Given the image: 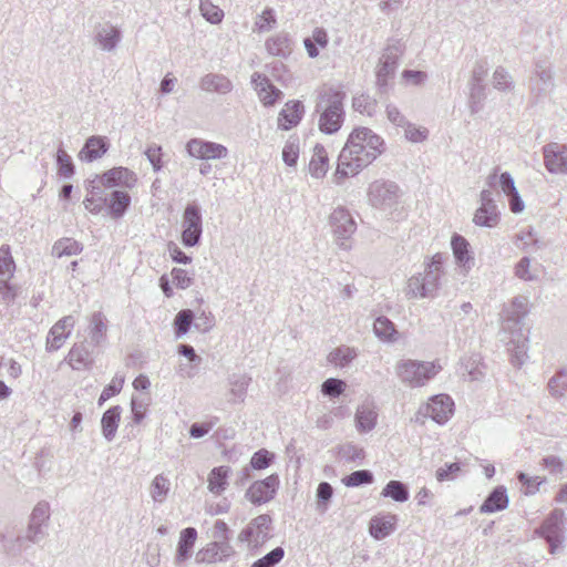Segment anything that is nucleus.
<instances>
[{"mask_svg":"<svg viewBox=\"0 0 567 567\" xmlns=\"http://www.w3.org/2000/svg\"><path fill=\"white\" fill-rule=\"evenodd\" d=\"M344 99L346 93L332 86L322 87L318 92L315 113L319 115L320 132L332 135L341 128L346 118Z\"/></svg>","mask_w":567,"mask_h":567,"instance_id":"1","label":"nucleus"},{"mask_svg":"<svg viewBox=\"0 0 567 567\" xmlns=\"http://www.w3.org/2000/svg\"><path fill=\"white\" fill-rule=\"evenodd\" d=\"M444 256L435 254L425 265L422 272L411 276L404 289L408 299L429 298L433 299L441 287V279L444 275Z\"/></svg>","mask_w":567,"mask_h":567,"instance_id":"2","label":"nucleus"},{"mask_svg":"<svg viewBox=\"0 0 567 567\" xmlns=\"http://www.w3.org/2000/svg\"><path fill=\"white\" fill-rule=\"evenodd\" d=\"M352 145L353 146L349 148V146H351L349 136L344 147L339 154L337 169L332 177V182L337 185L342 184L343 179L357 175L361 169L368 166L361 165V161L365 158V155L370 156L369 150H367L359 140L353 141Z\"/></svg>","mask_w":567,"mask_h":567,"instance_id":"3","label":"nucleus"},{"mask_svg":"<svg viewBox=\"0 0 567 567\" xmlns=\"http://www.w3.org/2000/svg\"><path fill=\"white\" fill-rule=\"evenodd\" d=\"M441 369L435 362L416 360H401L395 367L400 380L412 388L425 385Z\"/></svg>","mask_w":567,"mask_h":567,"instance_id":"4","label":"nucleus"},{"mask_svg":"<svg viewBox=\"0 0 567 567\" xmlns=\"http://www.w3.org/2000/svg\"><path fill=\"white\" fill-rule=\"evenodd\" d=\"M203 234V217L196 203L186 205L182 218V244L185 247H195L200 243Z\"/></svg>","mask_w":567,"mask_h":567,"instance_id":"5","label":"nucleus"},{"mask_svg":"<svg viewBox=\"0 0 567 567\" xmlns=\"http://www.w3.org/2000/svg\"><path fill=\"white\" fill-rule=\"evenodd\" d=\"M51 507L47 501H40L33 507L27 526L24 539L39 544L48 536Z\"/></svg>","mask_w":567,"mask_h":567,"instance_id":"6","label":"nucleus"},{"mask_svg":"<svg viewBox=\"0 0 567 567\" xmlns=\"http://www.w3.org/2000/svg\"><path fill=\"white\" fill-rule=\"evenodd\" d=\"M564 511L560 508H555L549 513V515L544 519L543 524L535 530V533L544 538L549 546V553L551 555L556 554V550L561 546L564 542L563 535V519H564Z\"/></svg>","mask_w":567,"mask_h":567,"instance_id":"7","label":"nucleus"},{"mask_svg":"<svg viewBox=\"0 0 567 567\" xmlns=\"http://www.w3.org/2000/svg\"><path fill=\"white\" fill-rule=\"evenodd\" d=\"M402 53L401 44L395 42L393 44H389L379 61L378 70H377V85L378 90L381 94L388 92V82L395 74V70L398 66V60L400 54Z\"/></svg>","mask_w":567,"mask_h":567,"instance_id":"8","label":"nucleus"},{"mask_svg":"<svg viewBox=\"0 0 567 567\" xmlns=\"http://www.w3.org/2000/svg\"><path fill=\"white\" fill-rule=\"evenodd\" d=\"M368 197L370 204L383 210L393 209L400 198V188L393 182H373L369 186Z\"/></svg>","mask_w":567,"mask_h":567,"instance_id":"9","label":"nucleus"},{"mask_svg":"<svg viewBox=\"0 0 567 567\" xmlns=\"http://www.w3.org/2000/svg\"><path fill=\"white\" fill-rule=\"evenodd\" d=\"M272 519L268 514L254 518L238 535V540L248 543L251 548H257L270 538Z\"/></svg>","mask_w":567,"mask_h":567,"instance_id":"10","label":"nucleus"},{"mask_svg":"<svg viewBox=\"0 0 567 567\" xmlns=\"http://www.w3.org/2000/svg\"><path fill=\"white\" fill-rule=\"evenodd\" d=\"M330 225L338 245L347 249L349 246L346 240L350 239L357 229V224L350 212L344 207H337L330 215Z\"/></svg>","mask_w":567,"mask_h":567,"instance_id":"11","label":"nucleus"},{"mask_svg":"<svg viewBox=\"0 0 567 567\" xmlns=\"http://www.w3.org/2000/svg\"><path fill=\"white\" fill-rule=\"evenodd\" d=\"M279 476L271 474L264 480L254 482L246 491V498L254 505H261L270 502L279 487Z\"/></svg>","mask_w":567,"mask_h":567,"instance_id":"12","label":"nucleus"},{"mask_svg":"<svg viewBox=\"0 0 567 567\" xmlns=\"http://www.w3.org/2000/svg\"><path fill=\"white\" fill-rule=\"evenodd\" d=\"M454 402L447 394L433 395L419 413L430 416L439 424H444L453 415Z\"/></svg>","mask_w":567,"mask_h":567,"instance_id":"13","label":"nucleus"},{"mask_svg":"<svg viewBox=\"0 0 567 567\" xmlns=\"http://www.w3.org/2000/svg\"><path fill=\"white\" fill-rule=\"evenodd\" d=\"M355 140L362 142V145L370 152V156L365 155V158L361 161V165H370L383 152V138L368 127H359L352 131L350 134L351 146L349 148L353 146L352 144Z\"/></svg>","mask_w":567,"mask_h":567,"instance_id":"14","label":"nucleus"},{"mask_svg":"<svg viewBox=\"0 0 567 567\" xmlns=\"http://www.w3.org/2000/svg\"><path fill=\"white\" fill-rule=\"evenodd\" d=\"M186 151L189 156L198 159H220L228 155L226 146L202 138H190L186 144Z\"/></svg>","mask_w":567,"mask_h":567,"instance_id":"15","label":"nucleus"},{"mask_svg":"<svg viewBox=\"0 0 567 567\" xmlns=\"http://www.w3.org/2000/svg\"><path fill=\"white\" fill-rule=\"evenodd\" d=\"M544 164L549 173L567 175V145L549 143L543 148Z\"/></svg>","mask_w":567,"mask_h":567,"instance_id":"16","label":"nucleus"},{"mask_svg":"<svg viewBox=\"0 0 567 567\" xmlns=\"http://www.w3.org/2000/svg\"><path fill=\"white\" fill-rule=\"evenodd\" d=\"M137 182L136 174L126 167H113L100 176V184L104 187L133 188Z\"/></svg>","mask_w":567,"mask_h":567,"instance_id":"17","label":"nucleus"},{"mask_svg":"<svg viewBox=\"0 0 567 567\" xmlns=\"http://www.w3.org/2000/svg\"><path fill=\"white\" fill-rule=\"evenodd\" d=\"M251 83L255 85L258 97L265 106H271L282 97V92L276 87L271 81L258 72L251 76Z\"/></svg>","mask_w":567,"mask_h":567,"instance_id":"18","label":"nucleus"},{"mask_svg":"<svg viewBox=\"0 0 567 567\" xmlns=\"http://www.w3.org/2000/svg\"><path fill=\"white\" fill-rule=\"evenodd\" d=\"M235 554V549L229 542L215 540L202 549L196 559L198 563L213 564L224 561Z\"/></svg>","mask_w":567,"mask_h":567,"instance_id":"19","label":"nucleus"},{"mask_svg":"<svg viewBox=\"0 0 567 567\" xmlns=\"http://www.w3.org/2000/svg\"><path fill=\"white\" fill-rule=\"evenodd\" d=\"M75 324L73 316H65L60 319L50 330L47 348L49 351L60 349L64 340L70 336L72 328Z\"/></svg>","mask_w":567,"mask_h":567,"instance_id":"20","label":"nucleus"},{"mask_svg":"<svg viewBox=\"0 0 567 567\" xmlns=\"http://www.w3.org/2000/svg\"><path fill=\"white\" fill-rule=\"evenodd\" d=\"M305 113V106L301 101H289L280 111L278 116V126L285 131H289L297 126Z\"/></svg>","mask_w":567,"mask_h":567,"instance_id":"21","label":"nucleus"},{"mask_svg":"<svg viewBox=\"0 0 567 567\" xmlns=\"http://www.w3.org/2000/svg\"><path fill=\"white\" fill-rule=\"evenodd\" d=\"M122 39L121 30L110 23L99 25L95 31V43L103 50L113 51Z\"/></svg>","mask_w":567,"mask_h":567,"instance_id":"22","label":"nucleus"},{"mask_svg":"<svg viewBox=\"0 0 567 567\" xmlns=\"http://www.w3.org/2000/svg\"><path fill=\"white\" fill-rule=\"evenodd\" d=\"M109 150V143L106 137L93 135L90 136L84 146L82 147L79 157L81 161L91 163L102 157Z\"/></svg>","mask_w":567,"mask_h":567,"instance_id":"23","label":"nucleus"},{"mask_svg":"<svg viewBox=\"0 0 567 567\" xmlns=\"http://www.w3.org/2000/svg\"><path fill=\"white\" fill-rule=\"evenodd\" d=\"M292 39L288 33L279 32L265 42L267 52L270 55L278 56L281 59L288 58L292 52Z\"/></svg>","mask_w":567,"mask_h":567,"instance_id":"24","label":"nucleus"},{"mask_svg":"<svg viewBox=\"0 0 567 567\" xmlns=\"http://www.w3.org/2000/svg\"><path fill=\"white\" fill-rule=\"evenodd\" d=\"M69 364L74 370L87 369L93 364L90 346L85 342L75 343L68 354Z\"/></svg>","mask_w":567,"mask_h":567,"instance_id":"25","label":"nucleus"},{"mask_svg":"<svg viewBox=\"0 0 567 567\" xmlns=\"http://www.w3.org/2000/svg\"><path fill=\"white\" fill-rule=\"evenodd\" d=\"M528 299L524 296L515 297L505 309V321L508 328L519 326L528 312Z\"/></svg>","mask_w":567,"mask_h":567,"instance_id":"26","label":"nucleus"},{"mask_svg":"<svg viewBox=\"0 0 567 567\" xmlns=\"http://www.w3.org/2000/svg\"><path fill=\"white\" fill-rule=\"evenodd\" d=\"M508 506L507 491L504 486L495 487L485 498L480 512L491 514L505 509Z\"/></svg>","mask_w":567,"mask_h":567,"instance_id":"27","label":"nucleus"},{"mask_svg":"<svg viewBox=\"0 0 567 567\" xmlns=\"http://www.w3.org/2000/svg\"><path fill=\"white\" fill-rule=\"evenodd\" d=\"M131 205V196L127 192L124 190H113L107 198L106 204L109 214L113 219L122 218Z\"/></svg>","mask_w":567,"mask_h":567,"instance_id":"28","label":"nucleus"},{"mask_svg":"<svg viewBox=\"0 0 567 567\" xmlns=\"http://www.w3.org/2000/svg\"><path fill=\"white\" fill-rule=\"evenodd\" d=\"M196 538L197 530L194 527H187L181 532L175 564L179 565L192 556Z\"/></svg>","mask_w":567,"mask_h":567,"instance_id":"29","label":"nucleus"},{"mask_svg":"<svg viewBox=\"0 0 567 567\" xmlns=\"http://www.w3.org/2000/svg\"><path fill=\"white\" fill-rule=\"evenodd\" d=\"M200 89L206 92L227 94L233 90L231 81L223 74L209 73L202 78Z\"/></svg>","mask_w":567,"mask_h":567,"instance_id":"30","label":"nucleus"},{"mask_svg":"<svg viewBox=\"0 0 567 567\" xmlns=\"http://www.w3.org/2000/svg\"><path fill=\"white\" fill-rule=\"evenodd\" d=\"M451 246L457 265L463 268H471V264H473V256L470 251L468 241L463 236L454 234L451 240Z\"/></svg>","mask_w":567,"mask_h":567,"instance_id":"31","label":"nucleus"},{"mask_svg":"<svg viewBox=\"0 0 567 567\" xmlns=\"http://www.w3.org/2000/svg\"><path fill=\"white\" fill-rule=\"evenodd\" d=\"M395 515L373 517L370 522L369 530L373 538L380 540L389 536L395 529Z\"/></svg>","mask_w":567,"mask_h":567,"instance_id":"32","label":"nucleus"},{"mask_svg":"<svg viewBox=\"0 0 567 567\" xmlns=\"http://www.w3.org/2000/svg\"><path fill=\"white\" fill-rule=\"evenodd\" d=\"M328 167L329 157L324 146L321 144H316L313 147V155L309 163V172L311 176L316 178H322L327 174Z\"/></svg>","mask_w":567,"mask_h":567,"instance_id":"33","label":"nucleus"},{"mask_svg":"<svg viewBox=\"0 0 567 567\" xmlns=\"http://www.w3.org/2000/svg\"><path fill=\"white\" fill-rule=\"evenodd\" d=\"M231 470L229 466L214 467L208 474V489L215 495H220L228 485V476Z\"/></svg>","mask_w":567,"mask_h":567,"instance_id":"34","label":"nucleus"},{"mask_svg":"<svg viewBox=\"0 0 567 567\" xmlns=\"http://www.w3.org/2000/svg\"><path fill=\"white\" fill-rule=\"evenodd\" d=\"M121 419V408L118 405L107 409L101 420L102 433L106 441L111 442L115 437Z\"/></svg>","mask_w":567,"mask_h":567,"instance_id":"35","label":"nucleus"},{"mask_svg":"<svg viewBox=\"0 0 567 567\" xmlns=\"http://www.w3.org/2000/svg\"><path fill=\"white\" fill-rule=\"evenodd\" d=\"M90 338L91 343L95 347L102 344L106 339V319L105 316L101 311H96L92 315L90 320Z\"/></svg>","mask_w":567,"mask_h":567,"instance_id":"36","label":"nucleus"},{"mask_svg":"<svg viewBox=\"0 0 567 567\" xmlns=\"http://www.w3.org/2000/svg\"><path fill=\"white\" fill-rule=\"evenodd\" d=\"M547 389L554 399L558 400L567 393V369L561 368L549 379Z\"/></svg>","mask_w":567,"mask_h":567,"instance_id":"37","label":"nucleus"},{"mask_svg":"<svg viewBox=\"0 0 567 567\" xmlns=\"http://www.w3.org/2000/svg\"><path fill=\"white\" fill-rule=\"evenodd\" d=\"M357 429L359 432L371 431L377 423V413L369 405H361L355 413Z\"/></svg>","mask_w":567,"mask_h":567,"instance_id":"38","label":"nucleus"},{"mask_svg":"<svg viewBox=\"0 0 567 567\" xmlns=\"http://www.w3.org/2000/svg\"><path fill=\"white\" fill-rule=\"evenodd\" d=\"M381 495L383 497H390L395 502L403 503L409 499L410 492L403 482L392 480L383 487Z\"/></svg>","mask_w":567,"mask_h":567,"instance_id":"39","label":"nucleus"},{"mask_svg":"<svg viewBox=\"0 0 567 567\" xmlns=\"http://www.w3.org/2000/svg\"><path fill=\"white\" fill-rule=\"evenodd\" d=\"M195 312L190 309H183L174 318V329L177 338L185 336L194 326Z\"/></svg>","mask_w":567,"mask_h":567,"instance_id":"40","label":"nucleus"},{"mask_svg":"<svg viewBox=\"0 0 567 567\" xmlns=\"http://www.w3.org/2000/svg\"><path fill=\"white\" fill-rule=\"evenodd\" d=\"M82 251V245L72 238H62L54 243L52 254L56 257L73 256Z\"/></svg>","mask_w":567,"mask_h":567,"instance_id":"41","label":"nucleus"},{"mask_svg":"<svg viewBox=\"0 0 567 567\" xmlns=\"http://www.w3.org/2000/svg\"><path fill=\"white\" fill-rule=\"evenodd\" d=\"M499 220L497 208L478 207L474 214L473 221L477 226L494 227Z\"/></svg>","mask_w":567,"mask_h":567,"instance_id":"42","label":"nucleus"},{"mask_svg":"<svg viewBox=\"0 0 567 567\" xmlns=\"http://www.w3.org/2000/svg\"><path fill=\"white\" fill-rule=\"evenodd\" d=\"M373 331L378 338L392 341L396 334L394 323L384 316L378 317L373 323Z\"/></svg>","mask_w":567,"mask_h":567,"instance_id":"43","label":"nucleus"},{"mask_svg":"<svg viewBox=\"0 0 567 567\" xmlns=\"http://www.w3.org/2000/svg\"><path fill=\"white\" fill-rule=\"evenodd\" d=\"M357 357V351L350 347H339L331 351L328 355V361L338 367L348 365Z\"/></svg>","mask_w":567,"mask_h":567,"instance_id":"44","label":"nucleus"},{"mask_svg":"<svg viewBox=\"0 0 567 567\" xmlns=\"http://www.w3.org/2000/svg\"><path fill=\"white\" fill-rule=\"evenodd\" d=\"M16 270V264L11 256L10 247L2 245L0 247V280L11 279Z\"/></svg>","mask_w":567,"mask_h":567,"instance_id":"45","label":"nucleus"},{"mask_svg":"<svg viewBox=\"0 0 567 567\" xmlns=\"http://www.w3.org/2000/svg\"><path fill=\"white\" fill-rule=\"evenodd\" d=\"M352 106L357 112L361 114L373 116L377 113L378 102L375 99L368 94H361L353 97Z\"/></svg>","mask_w":567,"mask_h":567,"instance_id":"46","label":"nucleus"},{"mask_svg":"<svg viewBox=\"0 0 567 567\" xmlns=\"http://www.w3.org/2000/svg\"><path fill=\"white\" fill-rule=\"evenodd\" d=\"M169 481L163 474L155 476L151 484V496L154 502L162 503L169 492Z\"/></svg>","mask_w":567,"mask_h":567,"instance_id":"47","label":"nucleus"},{"mask_svg":"<svg viewBox=\"0 0 567 567\" xmlns=\"http://www.w3.org/2000/svg\"><path fill=\"white\" fill-rule=\"evenodd\" d=\"M56 166L58 174L64 178H70L74 175L75 167L71 156L60 147L56 152Z\"/></svg>","mask_w":567,"mask_h":567,"instance_id":"48","label":"nucleus"},{"mask_svg":"<svg viewBox=\"0 0 567 567\" xmlns=\"http://www.w3.org/2000/svg\"><path fill=\"white\" fill-rule=\"evenodd\" d=\"M373 482V474L369 470H358L342 478V483L348 487H359Z\"/></svg>","mask_w":567,"mask_h":567,"instance_id":"49","label":"nucleus"},{"mask_svg":"<svg viewBox=\"0 0 567 567\" xmlns=\"http://www.w3.org/2000/svg\"><path fill=\"white\" fill-rule=\"evenodd\" d=\"M485 100V85L475 84L470 87L468 107L472 114L478 113L483 109Z\"/></svg>","mask_w":567,"mask_h":567,"instance_id":"50","label":"nucleus"},{"mask_svg":"<svg viewBox=\"0 0 567 567\" xmlns=\"http://www.w3.org/2000/svg\"><path fill=\"white\" fill-rule=\"evenodd\" d=\"M199 9L203 17L210 23H219L223 20V10L215 6L212 0H200Z\"/></svg>","mask_w":567,"mask_h":567,"instance_id":"51","label":"nucleus"},{"mask_svg":"<svg viewBox=\"0 0 567 567\" xmlns=\"http://www.w3.org/2000/svg\"><path fill=\"white\" fill-rule=\"evenodd\" d=\"M493 86L498 91L513 89V81L509 73L503 66H497L493 73Z\"/></svg>","mask_w":567,"mask_h":567,"instance_id":"52","label":"nucleus"},{"mask_svg":"<svg viewBox=\"0 0 567 567\" xmlns=\"http://www.w3.org/2000/svg\"><path fill=\"white\" fill-rule=\"evenodd\" d=\"M124 384V377L115 375L110 384H107L97 401V404L101 406L104 404L105 401L111 399L112 396L118 394L123 388Z\"/></svg>","mask_w":567,"mask_h":567,"instance_id":"53","label":"nucleus"},{"mask_svg":"<svg viewBox=\"0 0 567 567\" xmlns=\"http://www.w3.org/2000/svg\"><path fill=\"white\" fill-rule=\"evenodd\" d=\"M215 326V317L210 311H198L195 313L194 328L199 332H208Z\"/></svg>","mask_w":567,"mask_h":567,"instance_id":"54","label":"nucleus"},{"mask_svg":"<svg viewBox=\"0 0 567 567\" xmlns=\"http://www.w3.org/2000/svg\"><path fill=\"white\" fill-rule=\"evenodd\" d=\"M299 157V141L290 137L284 146L282 159L288 166H295Z\"/></svg>","mask_w":567,"mask_h":567,"instance_id":"55","label":"nucleus"},{"mask_svg":"<svg viewBox=\"0 0 567 567\" xmlns=\"http://www.w3.org/2000/svg\"><path fill=\"white\" fill-rule=\"evenodd\" d=\"M333 495V488L328 482H321L317 487V507L320 512L328 509V504Z\"/></svg>","mask_w":567,"mask_h":567,"instance_id":"56","label":"nucleus"},{"mask_svg":"<svg viewBox=\"0 0 567 567\" xmlns=\"http://www.w3.org/2000/svg\"><path fill=\"white\" fill-rule=\"evenodd\" d=\"M275 455L265 450L260 449L255 452L250 458V467L254 470H265L274 462Z\"/></svg>","mask_w":567,"mask_h":567,"instance_id":"57","label":"nucleus"},{"mask_svg":"<svg viewBox=\"0 0 567 567\" xmlns=\"http://www.w3.org/2000/svg\"><path fill=\"white\" fill-rule=\"evenodd\" d=\"M461 471V463H446L444 466L436 470L435 477L439 482L453 481L457 477Z\"/></svg>","mask_w":567,"mask_h":567,"instance_id":"58","label":"nucleus"},{"mask_svg":"<svg viewBox=\"0 0 567 567\" xmlns=\"http://www.w3.org/2000/svg\"><path fill=\"white\" fill-rule=\"evenodd\" d=\"M344 381L336 378L327 379L321 385L322 394L330 398L339 396L344 391Z\"/></svg>","mask_w":567,"mask_h":567,"instance_id":"59","label":"nucleus"},{"mask_svg":"<svg viewBox=\"0 0 567 567\" xmlns=\"http://www.w3.org/2000/svg\"><path fill=\"white\" fill-rule=\"evenodd\" d=\"M218 417L213 416L206 422H195L189 427V435L193 439H202L217 424Z\"/></svg>","mask_w":567,"mask_h":567,"instance_id":"60","label":"nucleus"},{"mask_svg":"<svg viewBox=\"0 0 567 567\" xmlns=\"http://www.w3.org/2000/svg\"><path fill=\"white\" fill-rule=\"evenodd\" d=\"M338 454L342 460L347 462H355L357 460H361L364 456L363 450L352 443L341 445L339 447Z\"/></svg>","mask_w":567,"mask_h":567,"instance_id":"61","label":"nucleus"},{"mask_svg":"<svg viewBox=\"0 0 567 567\" xmlns=\"http://www.w3.org/2000/svg\"><path fill=\"white\" fill-rule=\"evenodd\" d=\"M405 138L412 143H421L427 140L429 131L425 127L408 123L404 127Z\"/></svg>","mask_w":567,"mask_h":567,"instance_id":"62","label":"nucleus"},{"mask_svg":"<svg viewBox=\"0 0 567 567\" xmlns=\"http://www.w3.org/2000/svg\"><path fill=\"white\" fill-rule=\"evenodd\" d=\"M144 154L152 164L155 172H158L162 167V147L155 143L147 146Z\"/></svg>","mask_w":567,"mask_h":567,"instance_id":"63","label":"nucleus"},{"mask_svg":"<svg viewBox=\"0 0 567 567\" xmlns=\"http://www.w3.org/2000/svg\"><path fill=\"white\" fill-rule=\"evenodd\" d=\"M173 284L178 289H187L193 285L194 279L188 276L187 271L182 268H173L172 272Z\"/></svg>","mask_w":567,"mask_h":567,"instance_id":"64","label":"nucleus"}]
</instances>
